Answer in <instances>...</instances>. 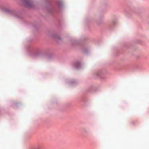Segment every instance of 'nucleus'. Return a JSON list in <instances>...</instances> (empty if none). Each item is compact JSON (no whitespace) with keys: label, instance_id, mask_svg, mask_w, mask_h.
Here are the masks:
<instances>
[{"label":"nucleus","instance_id":"f257e3e1","mask_svg":"<svg viewBox=\"0 0 149 149\" xmlns=\"http://www.w3.org/2000/svg\"><path fill=\"white\" fill-rule=\"evenodd\" d=\"M25 3L28 6H30L31 4V2L30 0H26L25 1Z\"/></svg>","mask_w":149,"mask_h":149}]
</instances>
